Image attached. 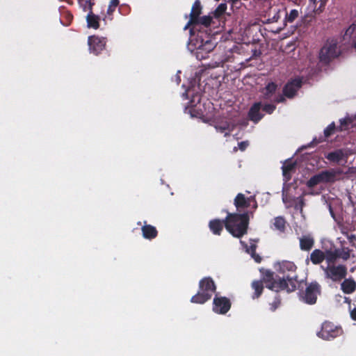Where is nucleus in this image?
<instances>
[{"instance_id": "nucleus-1", "label": "nucleus", "mask_w": 356, "mask_h": 356, "mask_svg": "<svg viewBox=\"0 0 356 356\" xmlns=\"http://www.w3.org/2000/svg\"><path fill=\"white\" fill-rule=\"evenodd\" d=\"M227 231L236 237H241L247 230L248 224V213L228 214L225 222Z\"/></svg>"}, {"instance_id": "nucleus-2", "label": "nucleus", "mask_w": 356, "mask_h": 356, "mask_svg": "<svg viewBox=\"0 0 356 356\" xmlns=\"http://www.w3.org/2000/svg\"><path fill=\"white\" fill-rule=\"evenodd\" d=\"M343 333L341 326L335 325L330 321H325L321 326V330L317 332V336L324 340L334 339Z\"/></svg>"}, {"instance_id": "nucleus-3", "label": "nucleus", "mask_w": 356, "mask_h": 356, "mask_svg": "<svg viewBox=\"0 0 356 356\" xmlns=\"http://www.w3.org/2000/svg\"><path fill=\"white\" fill-rule=\"evenodd\" d=\"M339 54L337 42L334 40L327 41L320 51L319 59L321 63L327 64Z\"/></svg>"}, {"instance_id": "nucleus-4", "label": "nucleus", "mask_w": 356, "mask_h": 356, "mask_svg": "<svg viewBox=\"0 0 356 356\" xmlns=\"http://www.w3.org/2000/svg\"><path fill=\"white\" fill-rule=\"evenodd\" d=\"M336 172L334 170H325L313 176L307 183V186L314 187L318 184L334 181Z\"/></svg>"}, {"instance_id": "nucleus-5", "label": "nucleus", "mask_w": 356, "mask_h": 356, "mask_svg": "<svg viewBox=\"0 0 356 356\" xmlns=\"http://www.w3.org/2000/svg\"><path fill=\"white\" fill-rule=\"evenodd\" d=\"M325 272L327 277L332 279L333 281H339L345 277L347 269L346 266L343 265H329L325 269Z\"/></svg>"}, {"instance_id": "nucleus-6", "label": "nucleus", "mask_w": 356, "mask_h": 356, "mask_svg": "<svg viewBox=\"0 0 356 356\" xmlns=\"http://www.w3.org/2000/svg\"><path fill=\"white\" fill-rule=\"evenodd\" d=\"M215 312H228L232 305L231 300L225 296L216 295L213 300Z\"/></svg>"}, {"instance_id": "nucleus-7", "label": "nucleus", "mask_w": 356, "mask_h": 356, "mask_svg": "<svg viewBox=\"0 0 356 356\" xmlns=\"http://www.w3.org/2000/svg\"><path fill=\"white\" fill-rule=\"evenodd\" d=\"M88 45L90 51L95 54L102 51L106 45L105 38L97 36H90L88 38Z\"/></svg>"}, {"instance_id": "nucleus-8", "label": "nucleus", "mask_w": 356, "mask_h": 356, "mask_svg": "<svg viewBox=\"0 0 356 356\" xmlns=\"http://www.w3.org/2000/svg\"><path fill=\"white\" fill-rule=\"evenodd\" d=\"M269 288L273 291H278L280 290H286L291 291L295 290L296 286L293 282L289 279H282L279 281L274 282Z\"/></svg>"}, {"instance_id": "nucleus-9", "label": "nucleus", "mask_w": 356, "mask_h": 356, "mask_svg": "<svg viewBox=\"0 0 356 356\" xmlns=\"http://www.w3.org/2000/svg\"><path fill=\"white\" fill-rule=\"evenodd\" d=\"M319 293V286L317 284H312L306 289L303 300L305 302L312 305L316 301Z\"/></svg>"}, {"instance_id": "nucleus-10", "label": "nucleus", "mask_w": 356, "mask_h": 356, "mask_svg": "<svg viewBox=\"0 0 356 356\" xmlns=\"http://www.w3.org/2000/svg\"><path fill=\"white\" fill-rule=\"evenodd\" d=\"M300 80L295 79L285 86L283 90L284 95L287 97L291 98L295 95L296 91L300 88Z\"/></svg>"}, {"instance_id": "nucleus-11", "label": "nucleus", "mask_w": 356, "mask_h": 356, "mask_svg": "<svg viewBox=\"0 0 356 356\" xmlns=\"http://www.w3.org/2000/svg\"><path fill=\"white\" fill-rule=\"evenodd\" d=\"M202 12V6L199 0H196L193 5L191 12L190 13V20L185 27L186 29L188 25L193 24L199 19V16Z\"/></svg>"}, {"instance_id": "nucleus-12", "label": "nucleus", "mask_w": 356, "mask_h": 356, "mask_svg": "<svg viewBox=\"0 0 356 356\" xmlns=\"http://www.w3.org/2000/svg\"><path fill=\"white\" fill-rule=\"evenodd\" d=\"M200 288L202 292L210 293L216 291V285L210 277H204L200 282Z\"/></svg>"}, {"instance_id": "nucleus-13", "label": "nucleus", "mask_w": 356, "mask_h": 356, "mask_svg": "<svg viewBox=\"0 0 356 356\" xmlns=\"http://www.w3.org/2000/svg\"><path fill=\"white\" fill-rule=\"evenodd\" d=\"M250 198H246L242 193H238L234 199V205L238 209H245L250 205Z\"/></svg>"}, {"instance_id": "nucleus-14", "label": "nucleus", "mask_w": 356, "mask_h": 356, "mask_svg": "<svg viewBox=\"0 0 356 356\" xmlns=\"http://www.w3.org/2000/svg\"><path fill=\"white\" fill-rule=\"evenodd\" d=\"M314 240L310 236H303L300 238V247L302 250L308 251L313 247Z\"/></svg>"}, {"instance_id": "nucleus-15", "label": "nucleus", "mask_w": 356, "mask_h": 356, "mask_svg": "<svg viewBox=\"0 0 356 356\" xmlns=\"http://www.w3.org/2000/svg\"><path fill=\"white\" fill-rule=\"evenodd\" d=\"M325 257V252L319 249L314 250L310 254V260L314 264H321Z\"/></svg>"}, {"instance_id": "nucleus-16", "label": "nucleus", "mask_w": 356, "mask_h": 356, "mask_svg": "<svg viewBox=\"0 0 356 356\" xmlns=\"http://www.w3.org/2000/svg\"><path fill=\"white\" fill-rule=\"evenodd\" d=\"M276 90L277 85L273 82L269 83L261 91L263 97L266 99L271 98L276 92Z\"/></svg>"}, {"instance_id": "nucleus-17", "label": "nucleus", "mask_w": 356, "mask_h": 356, "mask_svg": "<svg viewBox=\"0 0 356 356\" xmlns=\"http://www.w3.org/2000/svg\"><path fill=\"white\" fill-rule=\"evenodd\" d=\"M356 289V282L352 279H346L341 284V289L346 293H351Z\"/></svg>"}, {"instance_id": "nucleus-18", "label": "nucleus", "mask_w": 356, "mask_h": 356, "mask_svg": "<svg viewBox=\"0 0 356 356\" xmlns=\"http://www.w3.org/2000/svg\"><path fill=\"white\" fill-rule=\"evenodd\" d=\"M143 235L146 238H153L157 235L156 228L149 225H145L142 227Z\"/></svg>"}, {"instance_id": "nucleus-19", "label": "nucleus", "mask_w": 356, "mask_h": 356, "mask_svg": "<svg viewBox=\"0 0 356 356\" xmlns=\"http://www.w3.org/2000/svg\"><path fill=\"white\" fill-rule=\"evenodd\" d=\"M277 265L279 267L280 271L284 273L287 271L293 272L296 268L295 264L293 262L289 261H282L277 263Z\"/></svg>"}, {"instance_id": "nucleus-20", "label": "nucleus", "mask_w": 356, "mask_h": 356, "mask_svg": "<svg viewBox=\"0 0 356 356\" xmlns=\"http://www.w3.org/2000/svg\"><path fill=\"white\" fill-rule=\"evenodd\" d=\"M261 107V104L257 103L253 105L249 112V116L250 119L254 122H258L261 116L259 115V110Z\"/></svg>"}, {"instance_id": "nucleus-21", "label": "nucleus", "mask_w": 356, "mask_h": 356, "mask_svg": "<svg viewBox=\"0 0 356 356\" xmlns=\"http://www.w3.org/2000/svg\"><path fill=\"white\" fill-rule=\"evenodd\" d=\"M210 298H211L210 293L202 292L200 290L197 294H196L195 296L192 297L191 301L193 302H195V303L203 304L206 301H207Z\"/></svg>"}, {"instance_id": "nucleus-22", "label": "nucleus", "mask_w": 356, "mask_h": 356, "mask_svg": "<svg viewBox=\"0 0 356 356\" xmlns=\"http://www.w3.org/2000/svg\"><path fill=\"white\" fill-rule=\"evenodd\" d=\"M344 157V154L342 150H336L334 152H330L329 154H327V155L326 156V158L332 161V162H334V163H338L340 161H341Z\"/></svg>"}, {"instance_id": "nucleus-23", "label": "nucleus", "mask_w": 356, "mask_h": 356, "mask_svg": "<svg viewBox=\"0 0 356 356\" xmlns=\"http://www.w3.org/2000/svg\"><path fill=\"white\" fill-rule=\"evenodd\" d=\"M223 222L219 220H213L210 221L209 227L215 234H220V231L222 229Z\"/></svg>"}, {"instance_id": "nucleus-24", "label": "nucleus", "mask_w": 356, "mask_h": 356, "mask_svg": "<svg viewBox=\"0 0 356 356\" xmlns=\"http://www.w3.org/2000/svg\"><path fill=\"white\" fill-rule=\"evenodd\" d=\"M273 227L275 229L284 232L286 227V221L282 217H277L274 219Z\"/></svg>"}, {"instance_id": "nucleus-25", "label": "nucleus", "mask_w": 356, "mask_h": 356, "mask_svg": "<svg viewBox=\"0 0 356 356\" xmlns=\"http://www.w3.org/2000/svg\"><path fill=\"white\" fill-rule=\"evenodd\" d=\"M87 22L89 27L97 29L99 27V17L92 13L87 16Z\"/></svg>"}, {"instance_id": "nucleus-26", "label": "nucleus", "mask_w": 356, "mask_h": 356, "mask_svg": "<svg viewBox=\"0 0 356 356\" xmlns=\"http://www.w3.org/2000/svg\"><path fill=\"white\" fill-rule=\"evenodd\" d=\"M325 259L328 264L334 263L337 258H339V254L338 251H332V250H327L325 252Z\"/></svg>"}, {"instance_id": "nucleus-27", "label": "nucleus", "mask_w": 356, "mask_h": 356, "mask_svg": "<svg viewBox=\"0 0 356 356\" xmlns=\"http://www.w3.org/2000/svg\"><path fill=\"white\" fill-rule=\"evenodd\" d=\"M214 48L213 43L210 40H207L204 43L201 42V44L197 47V49L200 51L210 52Z\"/></svg>"}, {"instance_id": "nucleus-28", "label": "nucleus", "mask_w": 356, "mask_h": 356, "mask_svg": "<svg viewBox=\"0 0 356 356\" xmlns=\"http://www.w3.org/2000/svg\"><path fill=\"white\" fill-rule=\"evenodd\" d=\"M294 167L295 163L292 161H286L282 166L283 175L285 177H289V175L291 172L293 170ZM288 179H289V177H288Z\"/></svg>"}, {"instance_id": "nucleus-29", "label": "nucleus", "mask_w": 356, "mask_h": 356, "mask_svg": "<svg viewBox=\"0 0 356 356\" xmlns=\"http://www.w3.org/2000/svg\"><path fill=\"white\" fill-rule=\"evenodd\" d=\"M211 17L210 16H203L202 17H199V19L195 22L193 24H200L205 26H208L211 24Z\"/></svg>"}, {"instance_id": "nucleus-30", "label": "nucleus", "mask_w": 356, "mask_h": 356, "mask_svg": "<svg viewBox=\"0 0 356 356\" xmlns=\"http://www.w3.org/2000/svg\"><path fill=\"white\" fill-rule=\"evenodd\" d=\"M299 16V11L296 9L291 10L286 16V20L289 22H293Z\"/></svg>"}, {"instance_id": "nucleus-31", "label": "nucleus", "mask_w": 356, "mask_h": 356, "mask_svg": "<svg viewBox=\"0 0 356 356\" xmlns=\"http://www.w3.org/2000/svg\"><path fill=\"white\" fill-rule=\"evenodd\" d=\"M252 288L254 289L256 296L258 297L262 292L263 284L260 281H254L252 284Z\"/></svg>"}, {"instance_id": "nucleus-32", "label": "nucleus", "mask_w": 356, "mask_h": 356, "mask_svg": "<svg viewBox=\"0 0 356 356\" xmlns=\"http://www.w3.org/2000/svg\"><path fill=\"white\" fill-rule=\"evenodd\" d=\"M227 10V5L225 3L220 4L214 11V16L216 17H220Z\"/></svg>"}, {"instance_id": "nucleus-33", "label": "nucleus", "mask_w": 356, "mask_h": 356, "mask_svg": "<svg viewBox=\"0 0 356 356\" xmlns=\"http://www.w3.org/2000/svg\"><path fill=\"white\" fill-rule=\"evenodd\" d=\"M356 25L353 24L346 30L345 37H351L355 32Z\"/></svg>"}, {"instance_id": "nucleus-34", "label": "nucleus", "mask_w": 356, "mask_h": 356, "mask_svg": "<svg viewBox=\"0 0 356 356\" xmlns=\"http://www.w3.org/2000/svg\"><path fill=\"white\" fill-rule=\"evenodd\" d=\"M118 3H119V1L118 0H111L110 5H109V7H108V12L109 13H112L113 12V9L116 8L117 6L118 5Z\"/></svg>"}, {"instance_id": "nucleus-35", "label": "nucleus", "mask_w": 356, "mask_h": 356, "mask_svg": "<svg viewBox=\"0 0 356 356\" xmlns=\"http://www.w3.org/2000/svg\"><path fill=\"white\" fill-rule=\"evenodd\" d=\"M275 107L270 104L265 105L263 108L264 111L268 113H271L275 110Z\"/></svg>"}, {"instance_id": "nucleus-36", "label": "nucleus", "mask_w": 356, "mask_h": 356, "mask_svg": "<svg viewBox=\"0 0 356 356\" xmlns=\"http://www.w3.org/2000/svg\"><path fill=\"white\" fill-rule=\"evenodd\" d=\"M217 130L220 131V132H223L225 129H228L229 131H232L233 130V126L232 127H229V126H227V127H216Z\"/></svg>"}, {"instance_id": "nucleus-37", "label": "nucleus", "mask_w": 356, "mask_h": 356, "mask_svg": "<svg viewBox=\"0 0 356 356\" xmlns=\"http://www.w3.org/2000/svg\"><path fill=\"white\" fill-rule=\"evenodd\" d=\"M339 257L343 259V260H347L350 257V254L348 252H344L341 254L339 253Z\"/></svg>"}, {"instance_id": "nucleus-38", "label": "nucleus", "mask_w": 356, "mask_h": 356, "mask_svg": "<svg viewBox=\"0 0 356 356\" xmlns=\"http://www.w3.org/2000/svg\"><path fill=\"white\" fill-rule=\"evenodd\" d=\"M333 130H334V127H328L325 130V134L328 136L330 135H331L333 132Z\"/></svg>"}, {"instance_id": "nucleus-39", "label": "nucleus", "mask_w": 356, "mask_h": 356, "mask_svg": "<svg viewBox=\"0 0 356 356\" xmlns=\"http://www.w3.org/2000/svg\"><path fill=\"white\" fill-rule=\"evenodd\" d=\"M238 146H239L240 149L244 150L248 146V141L241 142V143H239Z\"/></svg>"}, {"instance_id": "nucleus-40", "label": "nucleus", "mask_w": 356, "mask_h": 356, "mask_svg": "<svg viewBox=\"0 0 356 356\" xmlns=\"http://www.w3.org/2000/svg\"><path fill=\"white\" fill-rule=\"evenodd\" d=\"M280 301L279 300H275V302L273 303V304H275V306H273V307L272 309H276L277 308V305H280Z\"/></svg>"}, {"instance_id": "nucleus-41", "label": "nucleus", "mask_w": 356, "mask_h": 356, "mask_svg": "<svg viewBox=\"0 0 356 356\" xmlns=\"http://www.w3.org/2000/svg\"><path fill=\"white\" fill-rule=\"evenodd\" d=\"M351 318L354 321H356V313H350Z\"/></svg>"}, {"instance_id": "nucleus-42", "label": "nucleus", "mask_w": 356, "mask_h": 356, "mask_svg": "<svg viewBox=\"0 0 356 356\" xmlns=\"http://www.w3.org/2000/svg\"><path fill=\"white\" fill-rule=\"evenodd\" d=\"M310 2L313 4V8L315 9L316 8V1L317 0H309Z\"/></svg>"}, {"instance_id": "nucleus-43", "label": "nucleus", "mask_w": 356, "mask_h": 356, "mask_svg": "<svg viewBox=\"0 0 356 356\" xmlns=\"http://www.w3.org/2000/svg\"><path fill=\"white\" fill-rule=\"evenodd\" d=\"M255 260L257 261V262H260L261 261V258L259 257H255Z\"/></svg>"}, {"instance_id": "nucleus-44", "label": "nucleus", "mask_w": 356, "mask_h": 356, "mask_svg": "<svg viewBox=\"0 0 356 356\" xmlns=\"http://www.w3.org/2000/svg\"><path fill=\"white\" fill-rule=\"evenodd\" d=\"M284 100V98L283 97H280V99H277L276 101L280 102H282Z\"/></svg>"}, {"instance_id": "nucleus-45", "label": "nucleus", "mask_w": 356, "mask_h": 356, "mask_svg": "<svg viewBox=\"0 0 356 356\" xmlns=\"http://www.w3.org/2000/svg\"><path fill=\"white\" fill-rule=\"evenodd\" d=\"M345 302L348 304H350V300L347 298H345Z\"/></svg>"}, {"instance_id": "nucleus-46", "label": "nucleus", "mask_w": 356, "mask_h": 356, "mask_svg": "<svg viewBox=\"0 0 356 356\" xmlns=\"http://www.w3.org/2000/svg\"><path fill=\"white\" fill-rule=\"evenodd\" d=\"M321 1V6H323L325 3V0H320Z\"/></svg>"}, {"instance_id": "nucleus-47", "label": "nucleus", "mask_w": 356, "mask_h": 356, "mask_svg": "<svg viewBox=\"0 0 356 356\" xmlns=\"http://www.w3.org/2000/svg\"><path fill=\"white\" fill-rule=\"evenodd\" d=\"M349 309L350 310V312H356V308H354L353 309H351V308H349Z\"/></svg>"}]
</instances>
